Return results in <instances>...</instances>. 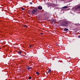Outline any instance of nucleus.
<instances>
[{
    "label": "nucleus",
    "instance_id": "f257e3e1",
    "mask_svg": "<svg viewBox=\"0 0 80 80\" xmlns=\"http://www.w3.org/2000/svg\"><path fill=\"white\" fill-rule=\"evenodd\" d=\"M38 11V8H35L33 9L32 11V13L33 14L36 15L37 13V11Z\"/></svg>",
    "mask_w": 80,
    "mask_h": 80
},
{
    "label": "nucleus",
    "instance_id": "f03ea898",
    "mask_svg": "<svg viewBox=\"0 0 80 80\" xmlns=\"http://www.w3.org/2000/svg\"><path fill=\"white\" fill-rule=\"evenodd\" d=\"M67 24H68V22L66 21L63 24H62V25H63V26H67Z\"/></svg>",
    "mask_w": 80,
    "mask_h": 80
},
{
    "label": "nucleus",
    "instance_id": "7ed1b4c3",
    "mask_svg": "<svg viewBox=\"0 0 80 80\" xmlns=\"http://www.w3.org/2000/svg\"><path fill=\"white\" fill-rule=\"evenodd\" d=\"M38 9L40 10H42V6H39L38 7Z\"/></svg>",
    "mask_w": 80,
    "mask_h": 80
},
{
    "label": "nucleus",
    "instance_id": "20e7f679",
    "mask_svg": "<svg viewBox=\"0 0 80 80\" xmlns=\"http://www.w3.org/2000/svg\"><path fill=\"white\" fill-rule=\"evenodd\" d=\"M27 68L28 70H30V69H32V67L29 68V67H27Z\"/></svg>",
    "mask_w": 80,
    "mask_h": 80
},
{
    "label": "nucleus",
    "instance_id": "39448f33",
    "mask_svg": "<svg viewBox=\"0 0 80 80\" xmlns=\"http://www.w3.org/2000/svg\"><path fill=\"white\" fill-rule=\"evenodd\" d=\"M68 8V6H64V7H63L62 8Z\"/></svg>",
    "mask_w": 80,
    "mask_h": 80
},
{
    "label": "nucleus",
    "instance_id": "423d86ee",
    "mask_svg": "<svg viewBox=\"0 0 80 80\" xmlns=\"http://www.w3.org/2000/svg\"><path fill=\"white\" fill-rule=\"evenodd\" d=\"M18 53H19V54H22V52L20 51H18Z\"/></svg>",
    "mask_w": 80,
    "mask_h": 80
},
{
    "label": "nucleus",
    "instance_id": "0eeeda50",
    "mask_svg": "<svg viewBox=\"0 0 80 80\" xmlns=\"http://www.w3.org/2000/svg\"><path fill=\"white\" fill-rule=\"evenodd\" d=\"M50 72H51V69H49L48 71V72L49 73H50Z\"/></svg>",
    "mask_w": 80,
    "mask_h": 80
},
{
    "label": "nucleus",
    "instance_id": "6e6552de",
    "mask_svg": "<svg viewBox=\"0 0 80 80\" xmlns=\"http://www.w3.org/2000/svg\"><path fill=\"white\" fill-rule=\"evenodd\" d=\"M68 28H64V31H68Z\"/></svg>",
    "mask_w": 80,
    "mask_h": 80
},
{
    "label": "nucleus",
    "instance_id": "1a4fd4ad",
    "mask_svg": "<svg viewBox=\"0 0 80 80\" xmlns=\"http://www.w3.org/2000/svg\"><path fill=\"white\" fill-rule=\"evenodd\" d=\"M33 45H29V47H30V48H32V47H33Z\"/></svg>",
    "mask_w": 80,
    "mask_h": 80
},
{
    "label": "nucleus",
    "instance_id": "9d476101",
    "mask_svg": "<svg viewBox=\"0 0 80 80\" xmlns=\"http://www.w3.org/2000/svg\"><path fill=\"white\" fill-rule=\"evenodd\" d=\"M36 74H37V75H38V74H39V72H36Z\"/></svg>",
    "mask_w": 80,
    "mask_h": 80
},
{
    "label": "nucleus",
    "instance_id": "9b49d317",
    "mask_svg": "<svg viewBox=\"0 0 80 80\" xmlns=\"http://www.w3.org/2000/svg\"><path fill=\"white\" fill-rule=\"evenodd\" d=\"M22 10H25V8H22Z\"/></svg>",
    "mask_w": 80,
    "mask_h": 80
},
{
    "label": "nucleus",
    "instance_id": "f8f14e48",
    "mask_svg": "<svg viewBox=\"0 0 80 80\" xmlns=\"http://www.w3.org/2000/svg\"><path fill=\"white\" fill-rule=\"evenodd\" d=\"M24 27H27V26L26 25H24Z\"/></svg>",
    "mask_w": 80,
    "mask_h": 80
},
{
    "label": "nucleus",
    "instance_id": "ddd939ff",
    "mask_svg": "<svg viewBox=\"0 0 80 80\" xmlns=\"http://www.w3.org/2000/svg\"><path fill=\"white\" fill-rule=\"evenodd\" d=\"M29 79H32V77H29Z\"/></svg>",
    "mask_w": 80,
    "mask_h": 80
},
{
    "label": "nucleus",
    "instance_id": "4468645a",
    "mask_svg": "<svg viewBox=\"0 0 80 80\" xmlns=\"http://www.w3.org/2000/svg\"><path fill=\"white\" fill-rule=\"evenodd\" d=\"M30 4H31V5H32V2H30Z\"/></svg>",
    "mask_w": 80,
    "mask_h": 80
},
{
    "label": "nucleus",
    "instance_id": "2eb2a0df",
    "mask_svg": "<svg viewBox=\"0 0 80 80\" xmlns=\"http://www.w3.org/2000/svg\"><path fill=\"white\" fill-rule=\"evenodd\" d=\"M78 8H79V9H80V6H79Z\"/></svg>",
    "mask_w": 80,
    "mask_h": 80
},
{
    "label": "nucleus",
    "instance_id": "dca6fc26",
    "mask_svg": "<svg viewBox=\"0 0 80 80\" xmlns=\"http://www.w3.org/2000/svg\"><path fill=\"white\" fill-rule=\"evenodd\" d=\"M40 34H42V35H43V33H41Z\"/></svg>",
    "mask_w": 80,
    "mask_h": 80
},
{
    "label": "nucleus",
    "instance_id": "f3484780",
    "mask_svg": "<svg viewBox=\"0 0 80 80\" xmlns=\"http://www.w3.org/2000/svg\"><path fill=\"white\" fill-rule=\"evenodd\" d=\"M78 38H80V36H78Z\"/></svg>",
    "mask_w": 80,
    "mask_h": 80
},
{
    "label": "nucleus",
    "instance_id": "a211bd4d",
    "mask_svg": "<svg viewBox=\"0 0 80 80\" xmlns=\"http://www.w3.org/2000/svg\"><path fill=\"white\" fill-rule=\"evenodd\" d=\"M1 49V48H0V50Z\"/></svg>",
    "mask_w": 80,
    "mask_h": 80
},
{
    "label": "nucleus",
    "instance_id": "6ab92c4d",
    "mask_svg": "<svg viewBox=\"0 0 80 80\" xmlns=\"http://www.w3.org/2000/svg\"><path fill=\"white\" fill-rule=\"evenodd\" d=\"M57 45H58V44Z\"/></svg>",
    "mask_w": 80,
    "mask_h": 80
}]
</instances>
